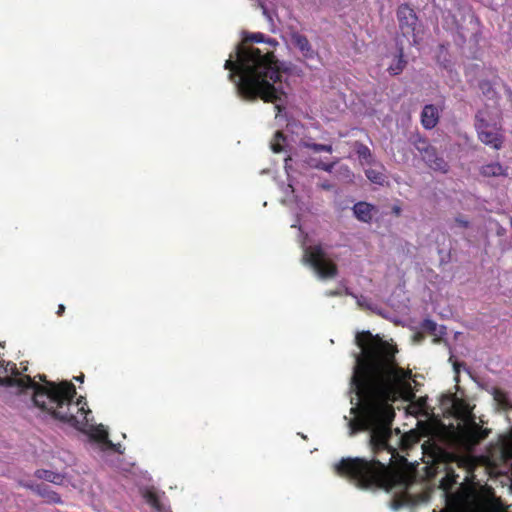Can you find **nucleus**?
Returning a JSON list of instances; mask_svg holds the SVG:
<instances>
[{
  "instance_id": "nucleus-1",
  "label": "nucleus",
  "mask_w": 512,
  "mask_h": 512,
  "mask_svg": "<svg viewBox=\"0 0 512 512\" xmlns=\"http://www.w3.org/2000/svg\"><path fill=\"white\" fill-rule=\"evenodd\" d=\"M355 342L361 351L355 354L350 382L351 417L344 419L350 436L359 431L368 432L369 445L379 458H343L334 464V470L359 488L391 490L399 487L406 493L414 482L413 477L388 466L396 452L391 429L395 413L389 402L400 398L411 401L409 413L428 416L427 399L412 401L415 394L411 372L397 365L396 350L391 344L368 331L357 333Z\"/></svg>"
},
{
  "instance_id": "nucleus-2",
  "label": "nucleus",
  "mask_w": 512,
  "mask_h": 512,
  "mask_svg": "<svg viewBox=\"0 0 512 512\" xmlns=\"http://www.w3.org/2000/svg\"><path fill=\"white\" fill-rule=\"evenodd\" d=\"M2 370L7 375L0 377V384L14 388L24 401L87 434L90 440L97 443L101 451L122 453L121 445L114 444L108 439V432L103 425L90 423L91 411L86 409L87 404L84 398L80 397L76 402H72L76 395V389L72 383L67 381L56 383L47 381L45 376H40L44 384H39L30 376L21 375L16 365L11 362H0V371Z\"/></svg>"
},
{
  "instance_id": "nucleus-3",
  "label": "nucleus",
  "mask_w": 512,
  "mask_h": 512,
  "mask_svg": "<svg viewBox=\"0 0 512 512\" xmlns=\"http://www.w3.org/2000/svg\"><path fill=\"white\" fill-rule=\"evenodd\" d=\"M246 42H264V35L252 33L247 36L244 43L237 45L229 55L224 68L230 71L229 79L242 98L254 100L259 97L265 102L274 103L278 118L285 109L287 98L283 73L270 51H263Z\"/></svg>"
},
{
  "instance_id": "nucleus-4",
  "label": "nucleus",
  "mask_w": 512,
  "mask_h": 512,
  "mask_svg": "<svg viewBox=\"0 0 512 512\" xmlns=\"http://www.w3.org/2000/svg\"><path fill=\"white\" fill-rule=\"evenodd\" d=\"M484 105L476 114L475 127L478 138L482 143L496 150L500 149L503 143L501 132V121L503 117L502 102L497 92L489 85L482 87Z\"/></svg>"
},
{
  "instance_id": "nucleus-5",
  "label": "nucleus",
  "mask_w": 512,
  "mask_h": 512,
  "mask_svg": "<svg viewBox=\"0 0 512 512\" xmlns=\"http://www.w3.org/2000/svg\"><path fill=\"white\" fill-rule=\"evenodd\" d=\"M441 406L444 411L458 420L456 438L463 448L471 449L488 436L489 431L483 429L476 421L473 408L465 400L456 395L447 394L442 396Z\"/></svg>"
},
{
  "instance_id": "nucleus-6",
  "label": "nucleus",
  "mask_w": 512,
  "mask_h": 512,
  "mask_svg": "<svg viewBox=\"0 0 512 512\" xmlns=\"http://www.w3.org/2000/svg\"><path fill=\"white\" fill-rule=\"evenodd\" d=\"M303 131V126L299 123L292 121L287 124L286 132L277 131L273 140L270 143L273 152H287L289 156L285 159V169H289V161H292V154L297 147L310 148L316 153L327 152L332 153L333 148L331 145L311 143L308 139L303 138L300 134Z\"/></svg>"
},
{
  "instance_id": "nucleus-7",
  "label": "nucleus",
  "mask_w": 512,
  "mask_h": 512,
  "mask_svg": "<svg viewBox=\"0 0 512 512\" xmlns=\"http://www.w3.org/2000/svg\"><path fill=\"white\" fill-rule=\"evenodd\" d=\"M303 262L313 270L320 279H329L336 276L337 268L327 257L323 248L319 245H308L306 240L302 242Z\"/></svg>"
},
{
  "instance_id": "nucleus-8",
  "label": "nucleus",
  "mask_w": 512,
  "mask_h": 512,
  "mask_svg": "<svg viewBox=\"0 0 512 512\" xmlns=\"http://www.w3.org/2000/svg\"><path fill=\"white\" fill-rule=\"evenodd\" d=\"M461 19H456V27L459 35L465 41L467 39L478 42L481 34V25L478 17L473 13L470 7L464 6L460 9Z\"/></svg>"
},
{
  "instance_id": "nucleus-9",
  "label": "nucleus",
  "mask_w": 512,
  "mask_h": 512,
  "mask_svg": "<svg viewBox=\"0 0 512 512\" xmlns=\"http://www.w3.org/2000/svg\"><path fill=\"white\" fill-rule=\"evenodd\" d=\"M397 18L403 36L412 37L411 43L417 44L420 28L414 10L408 5H401L397 10Z\"/></svg>"
},
{
  "instance_id": "nucleus-10",
  "label": "nucleus",
  "mask_w": 512,
  "mask_h": 512,
  "mask_svg": "<svg viewBox=\"0 0 512 512\" xmlns=\"http://www.w3.org/2000/svg\"><path fill=\"white\" fill-rule=\"evenodd\" d=\"M294 187L292 186V184H288V186L286 187V193L290 192L291 196L290 195H286L285 198L283 199V202L284 203H290V202H294L295 203V213H296V217H297V220L294 224H292V227H298L299 228V231L302 232V226H301V217L303 216V214L308 211V204L306 202H304L303 200H300L298 199L297 197L294 196Z\"/></svg>"
},
{
  "instance_id": "nucleus-11",
  "label": "nucleus",
  "mask_w": 512,
  "mask_h": 512,
  "mask_svg": "<svg viewBox=\"0 0 512 512\" xmlns=\"http://www.w3.org/2000/svg\"><path fill=\"white\" fill-rule=\"evenodd\" d=\"M140 493L145 501L157 512H169L162 501V494L154 487H145L140 489Z\"/></svg>"
},
{
  "instance_id": "nucleus-12",
  "label": "nucleus",
  "mask_w": 512,
  "mask_h": 512,
  "mask_svg": "<svg viewBox=\"0 0 512 512\" xmlns=\"http://www.w3.org/2000/svg\"><path fill=\"white\" fill-rule=\"evenodd\" d=\"M375 207L367 202H358L353 206L354 216L362 222L368 223L372 220Z\"/></svg>"
},
{
  "instance_id": "nucleus-13",
  "label": "nucleus",
  "mask_w": 512,
  "mask_h": 512,
  "mask_svg": "<svg viewBox=\"0 0 512 512\" xmlns=\"http://www.w3.org/2000/svg\"><path fill=\"white\" fill-rule=\"evenodd\" d=\"M439 119V112L436 106L426 105L421 113V123L426 129H432L436 126Z\"/></svg>"
},
{
  "instance_id": "nucleus-14",
  "label": "nucleus",
  "mask_w": 512,
  "mask_h": 512,
  "mask_svg": "<svg viewBox=\"0 0 512 512\" xmlns=\"http://www.w3.org/2000/svg\"><path fill=\"white\" fill-rule=\"evenodd\" d=\"M291 42L292 44L300 50V52L303 54L304 57L311 58L314 55V51L308 41V39L298 33L294 32L291 35Z\"/></svg>"
},
{
  "instance_id": "nucleus-15",
  "label": "nucleus",
  "mask_w": 512,
  "mask_h": 512,
  "mask_svg": "<svg viewBox=\"0 0 512 512\" xmlns=\"http://www.w3.org/2000/svg\"><path fill=\"white\" fill-rule=\"evenodd\" d=\"M24 487L31 489L35 493L39 494L43 498H45L48 502L52 503H58L60 502V497L57 493L50 491L49 487L44 484H30V483H23Z\"/></svg>"
},
{
  "instance_id": "nucleus-16",
  "label": "nucleus",
  "mask_w": 512,
  "mask_h": 512,
  "mask_svg": "<svg viewBox=\"0 0 512 512\" xmlns=\"http://www.w3.org/2000/svg\"><path fill=\"white\" fill-rule=\"evenodd\" d=\"M372 166L365 169L366 177L375 184L383 185L386 182L385 168L381 164L373 163Z\"/></svg>"
},
{
  "instance_id": "nucleus-17",
  "label": "nucleus",
  "mask_w": 512,
  "mask_h": 512,
  "mask_svg": "<svg viewBox=\"0 0 512 512\" xmlns=\"http://www.w3.org/2000/svg\"><path fill=\"white\" fill-rule=\"evenodd\" d=\"M415 147L421 153L422 159L425 161L427 165L429 163H432V160H434L437 157L435 149L431 147L428 144V142L423 138H419L415 142Z\"/></svg>"
},
{
  "instance_id": "nucleus-18",
  "label": "nucleus",
  "mask_w": 512,
  "mask_h": 512,
  "mask_svg": "<svg viewBox=\"0 0 512 512\" xmlns=\"http://www.w3.org/2000/svg\"><path fill=\"white\" fill-rule=\"evenodd\" d=\"M493 399L497 402L499 406L505 409L512 408V401L509 398V395L504 390L499 388H493L492 390Z\"/></svg>"
},
{
  "instance_id": "nucleus-19",
  "label": "nucleus",
  "mask_w": 512,
  "mask_h": 512,
  "mask_svg": "<svg viewBox=\"0 0 512 512\" xmlns=\"http://www.w3.org/2000/svg\"><path fill=\"white\" fill-rule=\"evenodd\" d=\"M481 174L485 177H495L504 174V168L499 163H490L482 166Z\"/></svg>"
},
{
  "instance_id": "nucleus-20",
  "label": "nucleus",
  "mask_w": 512,
  "mask_h": 512,
  "mask_svg": "<svg viewBox=\"0 0 512 512\" xmlns=\"http://www.w3.org/2000/svg\"><path fill=\"white\" fill-rule=\"evenodd\" d=\"M36 476L39 479H43L54 484H61L63 481L62 475L49 470H37Z\"/></svg>"
},
{
  "instance_id": "nucleus-21",
  "label": "nucleus",
  "mask_w": 512,
  "mask_h": 512,
  "mask_svg": "<svg viewBox=\"0 0 512 512\" xmlns=\"http://www.w3.org/2000/svg\"><path fill=\"white\" fill-rule=\"evenodd\" d=\"M406 64V61L403 59V51L399 50L398 55L393 60V63L389 66L388 70L392 75H398L402 72Z\"/></svg>"
},
{
  "instance_id": "nucleus-22",
  "label": "nucleus",
  "mask_w": 512,
  "mask_h": 512,
  "mask_svg": "<svg viewBox=\"0 0 512 512\" xmlns=\"http://www.w3.org/2000/svg\"><path fill=\"white\" fill-rule=\"evenodd\" d=\"M428 166L436 171H440L442 173H446L448 171V163L441 157H436L432 160V163H429Z\"/></svg>"
},
{
  "instance_id": "nucleus-23",
  "label": "nucleus",
  "mask_w": 512,
  "mask_h": 512,
  "mask_svg": "<svg viewBox=\"0 0 512 512\" xmlns=\"http://www.w3.org/2000/svg\"><path fill=\"white\" fill-rule=\"evenodd\" d=\"M358 155H359V158L364 161L366 164L368 165H371L374 163V160L372 158V155H371V152L369 150L368 147L366 146H361L359 149H358Z\"/></svg>"
},
{
  "instance_id": "nucleus-24",
  "label": "nucleus",
  "mask_w": 512,
  "mask_h": 512,
  "mask_svg": "<svg viewBox=\"0 0 512 512\" xmlns=\"http://www.w3.org/2000/svg\"><path fill=\"white\" fill-rule=\"evenodd\" d=\"M344 292H345V295H350L353 298H355L356 302H357V305L359 307L371 309V305L368 303V299L366 297L355 295L354 293H352L350 291L349 288H344Z\"/></svg>"
},
{
  "instance_id": "nucleus-25",
  "label": "nucleus",
  "mask_w": 512,
  "mask_h": 512,
  "mask_svg": "<svg viewBox=\"0 0 512 512\" xmlns=\"http://www.w3.org/2000/svg\"><path fill=\"white\" fill-rule=\"evenodd\" d=\"M457 482L456 476L453 473L448 472L447 475L441 481V487L448 491L451 486Z\"/></svg>"
},
{
  "instance_id": "nucleus-26",
  "label": "nucleus",
  "mask_w": 512,
  "mask_h": 512,
  "mask_svg": "<svg viewBox=\"0 0 512 512\" xmlns=\"http://www.w3.org/2000/svg\"><path fill=\"white\" fill-rule=\"evenodd\" d=\"M336 164V161L335 162H332V163H323V162H319L317 164H315V167L316 168H319V169H322L328 173H331L334 166Z\"/></svg>"
},
{
  "instance_id": "nucleus-27",
  "label": "nucleus",
  "mask_w": 512,
  "mask_h": 512,
  "mask_svg": "<svg viewBox=\"0 0 512 512\" xmlns=\"http://www.w3.org/2000/svg\"><path fill=\"white\" fill-rule=\"evenodd\" d=\"M423 326H424L425 329H427V330H429V331H431L433 333H436V331L438 329L437 324L435 322L431 321V320H426L424 322Z\"/></svg>"
},
{
  "instance_id": "nucleus-28",
  "label": "nucleus",
  "mask_w": 512,
  "mask_h": 512,
  "mask_svg": "<svg viewBox=\"0 0 512 512\" xmlns=\"http://www.w3.org/2000/svg\"><path fill=\"white\" fill-rule=\"evenodd\" d=\"M263 15L267 18V20L270 22L271 25H273V15L272 13L265 7L261 6Z\"/></svg>"
},
{
  "instance_id": "nucleus-29",
  "label": "nucleus",
  "mask_w": 512,
  "mask_h": 512,
  "mask_svg": "<svg viewBox=\"0 0 512 512\" xmlns=\"http://www.w3.org/2000/svg\"><path fill=\"white\" fill-rule=\"evenodd\" d=\"M342 294H345L344 289H342V290H333V291L326 292L327 296H337V295H342Z\"/></svg>"
},
{
  "instance_id": "nucleus-30",
  "label": "nucleus",
  "mask_w": 512,
  "mask_h": 512,
  "mask_svg": "<svg viewBox=\"0 0 512 512\" xmlns=\"http://www.w3.org/2000/svg\"><path fill=\"white\" fill-rule=\"evenodd\" d=\"M320 187L324 190H330L333 186L329 182H323L320 184Z\"/></svg>"
},
{
  "instance_id": "nucleus-31",
  "label": "nucleus",
  "mask_w": 512,
  "mask_h": 512,
  "mask_svg": "<svg viewBox=\"0 0 512 512\" xmlns=\"http://www.w3.org/2000/svg\"><path fill=\"white\" fill-rule=\"evenodd\" d=\"M340 169L347 175V177L351 175V171L347 166H342Z\"/></svg>"
},
{
  "instance_id": "nucleus-32",
  "label": "nucleus",
  "mask_w": 512,
  "mask_h": 512,
  "mask_svg": "<svg viewBox=\"0 0 512 512\" xmlns=\"http://www.w3.org/2000/svg\"><path fill=\"white\" fill-rule=\"evenodd\" d=\"M64 310H65L64 305L60 304L58 306L57 315H59V316L62 315L64 313Z\"/></svg>"
},
{
  "instance_id": "nucleus-33",
  "label": "nucleus",
  "mask_w": 512,
  "mask_h": 512,
  "mask_svg": "<svg viewBox=\"0 0 512 512\" xmlns=\"http://www.w3.org/2000/svg\"><path fill=\"white\" fill-rule=\"evenodd\" d=\"M267 43H269L270 45H276L277 41L275 39H269L267 40Z\"/></svg>"
},
{
  "instance_id": "nucleus-34",
  "label": "nucleus",
  "mask_w": 512,
  "mask_h": 512,
  "mask_svg": "<svg viewBox=\"0 0 512 512\" xmlns=\"http://www.w3.org/2000/svg\"><path fill=\"white\" fill-rule=\"evenodd\" d=\"M453 366H454V370L458 373L459 372V364L454 363Z\"/></svg>"
},
{
  "instance_id": "nucleus-35",
  "label": "nucleus",
  "mask_w": 512,
  "mask_h": 512,
  "mask_svg": "<svg viewBox=\"0 0 512 512\" xmlns=\"http://www.w3.org/2000/svg\"><path fill=\"white\" fill-rule=\"evenodd\" d=\"M78 381H83V375L77 378Z\"/></svg>"
},
{
  "instance_id": "nucleus-36",
  "label": "nucleus",
  "mask_w": 512,
  "mask_h": 512,
  "mask_svg": "<svg viewBox=\"0 0 512 512\" xmlns=\"http://www.w3.org/2000/svg\"><path fill=\"white\" fill-rule=\"evenodd\" d=\"M443 329H444V327H442V326H441V327L439 328V332H440V333H442V330H443Z\"/></svg>"
}]
</instances>
